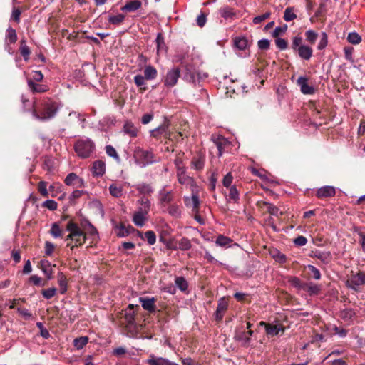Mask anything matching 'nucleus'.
Masks as SVG:
<instances>
[{"label":"nucleus","instance_id":"dca6fc26","mask_svg":"<svg viewBox=\"0 0 365 365\" xmlns=\"http://www.w3.org/2000/svg\"><path fill=\"white\" fill-rule=\"evenodd\" d=\"M66 230L69 232V234L66 237V241L73 242V237L79 235V232L77 230V223L73 220H70L66 227Z\"/></svg>","mask_w":365,"mask_h":365},{"label":"nucleus","instance_id":"603ef678","mask_svg":"<svg viewBox=\"0 0 365 365\" xmlns=\"http://www.w3.org/2000/svg\"><path fill=\"white\" fill-rule=\"evenodd\" d=\"M307 268L309 270V274L314 279L319 280L321 278V273L319 270L313 265L309 264Z\"/></svg>","mask_w":365,"mask_h":365},{"label":"nucleus","instance_id":"6ab92c4d","mask_svg":"<svg viewBox=\"0 0 365 365\" xmlns=\"http://www.w3.org/2000/svg\"><path fill=\"white\" fill-rule=\"evenodd\" d=\"M38 267L42 270L47 280L53 279V269L51 263L48 260H41L38 263Z\"/></svg>","mask_w":365,"mask_h":365},{"label":"nucleus","instance_id":"a19ab883","mask_svg":"<svg viewBox=\"0 0 365 365\" xmlns=\"http://www.w3.org/2000/svg\"><path fill=\"white\" fill-rule=\"evenodd\" d=\"M175 283L182 292H185L188 289V283L183 277H177L175 279Z\"/></svg>","mask_w":365,"mask_h":365},{"label":"nucleus","instance_id":"393cba45","mask_svg":"<svg viewBox=\"0 0 365 365\" xmlns=\"http://www.w3.org/2000/svg\"><path fill=\"white\" fill-rule=\"evenodd\" d=\"M27 83L29 88L34 93H44L48 90V88L46 85L36 83L34 82L31 78L28 79Z\"/></svg>","mask_w":365,"mask_h":365},{"label":"nucleus","instance_id":"aec40b11","mask_svg":"<svg viewBox=\"0 0 365 365\" xmlns=\"http://www.w3.org/2000/svg\"><path fill=\"white\" fill-rule=\"evenodd\" d=\"M287 280L290 286L295 288L298 291L304 290V288L307 287L305 285L306 282H304L297 277L288 276L287 277Z\"/></svg>","mask_w":365,"mask_h":365},{"label":"nucleus","instance_id":"3c124183","mask_svg":"<svg viewBox=\"0 0 365 365\" xmlns=\"http://www.w3.org/2000/svg\"><path fill=\"white\" fill-rule=\"evenodd\" d=\"M183 78L189 83H195L196 75L195 73L189 68H185V72Z\"/></svg>","mask_w":365,"mask_h":365},{"label":"nucleus","instance_id":"1a4fd4ad","mask_svg":"<svg viewBox=\"0 0 365 365\" xmlns=\"http://www.w3.org/2000/svg\"><path fill=\"white\" fill-rule=\"evenodd\" d=\"M254 331L252 329L247 331H235L234 339L235 341L240 342L243 347H248L250 344L251 336L253 335Z\"/></svg>","mask_w":365,"mask_h":365},{"label":"nucleus","instance_id":"423d86ee","mask_svg":"<svg viewBox=\"0 0 365 365\" xmlns=\"http://www.w3.org/2000/svg\"><path fill=\"white\" fill-rule=\"evenodd\" d=\"M347 286L355 291H359L361 285L365 284V273L359 272L347 280Z\"/></svg>","mask_w":365,"mask_h":365},{"label":"nucleus","instance_id":"79ce46f5","mask_svg":"<svg viewBox=\"0 0 365 365\" xmlns=\"http://www.w3.org/2000/svg\"><path fill=\"white\" fill-rule=\"evenodd\" d=\"M141 238L146 240L150 245H153L156 242V235L153 230H148L144 233V237Z\"/></svg>","mask_w":365,"mask_h":365},{"label":"nucleus","instance_id":"412c9836","mask_svg":"<svg viewBox=\"0 0 365 365\" xmlns=\"http://www.w3.org/2000/svg\"><path fill=\"white\" fill-rule=\"evenodd\" d=\"M218 150V156H222L225 148L229 145V141L222 135H219L214 140Z\"/></svg>","mask_w":365,"mask_h":365},{"label":"nucleus","instance_id":"7c9ffc66","mask_svg":"<svg viewBox=\"0 0 365 365\" xmlns=\"http://www.w3.org/2000/svg\"><path fill=\"white\" fill-rule=\"evenodd\" d=\"M133 222L138 227H143L145 222L148 221V217L143 214L135 212L133 215Z\"/></svg>","mask_w":365,"mask_h":365},{"label":"nucleus","instance_id":"5fc2aeb1","mask_svg":"<svg viewBox=\"0 0 365 365\" xmlns=\"http://www.w3.org/2000/svg\"><path fill=\"white\" fill-rule=\"evenodd\" d=\"M160 202L162 204H168L173 200V193L172 192H160Z\"/></svg>","mask_w":365,"mask_h":365},{"label":"nucleus","instance_id":"4d7b16f0","mask_svg":"<svg viewBox=\"0 0 365 365\" xmlns=\"http://www.w3.org/2000/svg\"><path fill=\"white\" fill-rule=\"evenodd\" d=\"M57 289L55 287L48 288L47 289H42L41 294L42 296L46 299H50L53 297L56 294Z\"/></svg>","mask_w":365,"mask_h":365},{"label":"nucleus","instance_id":"de8ad7c7","mask_svg":"<svg viewBox=\"0 0 365 365\" xmlns=\"http://www.w3.org/2000/svg\"><path fill=\"white\" fill-rule=\"evenodd\" d=\"M178 245H179L178 249H180L182 251L189 250L192 247L190 240L187 237H182V239H180V240L178 242Z\"/></svg>","mask_w":365,"mask_h":365},{"label":"nucleus","instance_id":"052dcab7","mask_svg":"<svg viewBox=\"0 0 365 365\" xmlns=\"http://www.w3.org/2000/svg\"><path fill=\"white\" fill-rule=\"evenodd\" d=\"M47 182L45 181H40L38 184V191L44 197H48V190H47Z\"/></svg>","mask_w":365,"mask_h":365},{"label":"nucleus","instance_id":"4c0bfd02","mask_svg":"<svg viewBox=\"0 0 365 365\" xmlns=\"http://www.w3.org/2000/svg\"><path fill=\"white\" fill-rule=\"evenodd\" d=\"M297 14L294 13V8L288 6L284 11V19L286 21H291L297 19Z\"/></svg>","mask_w":365,"mask_h":365},{"label":"nucleus","instance_id":"6e6d98bb","mask_svg":"<svg viewBox=\"0 0 365 365\" xmlns=\"http://www.w3.org/2000/svg\"><path fill=\"white\" fill-rule=\"evenodd\" d=\"M347 41L352 44L356 45L361 41V38L356 32H351L349 34Z\"/></svg>","mask_w":365,"mask_h":365},{"label":"nucleus","instance_id":"4468645a","mask_svg":"<svg viewBox=\"0 0 365 365\" xmlns=\"http://www.w3.org/2000/svg\"><path fill=\"white\" fill-rule=\"evenodd\" d=\"M336 194L335 188L332 186H324L318 189L316 196L319 199L331 197Z\"/></svg>","mask_w":365,"mask_h":365},{"label":"nucleus","instance_id":"58836bf2","mask_svg":"<svg viewBox=\"0 0 365 365\" xmlns=\"http://www.w3.org/2000/svg\"><path fill=\"white\" fill-rule=\"evenodd\" d=\"M184 136L185 135L182 132L175 131L173 128H171L166 138L168 139L169 140H175L178 142L180 140V138H181V139L182 140Z\"/></svg>","mask_w":365,"mask_h":365},{"label":"nucleus","instance_id":"6e6552de","mask_svg":"<svg viewBox=\"0 0 365 365\" xmlns=\"http://www.w3.org/2000/svg\"><path fill=\"white\" fill-rule=\"evenodd\" d=\"M145 4H148V0H143ZM143 0H127L120 10L125 13H132L141 9Z\"/></svg>","mask_w":365,"mask_h":365},{"label":"nucleus","instance_id":"b1692460","mask_svg":"<svg viewBox=\"0 0 365 365\" xmlns=\"http://www.w3.org/2000/svg\"><path fill=\"white\" fill-rule=\"evenodd\" d=\"M296 52L298 53L299 58L305 61H309L313 54L312 48L307 45L301 46Z\"/></svg>","mask_w":365,"mask_h":365},{"label":"nucleus","instance_id":"c9c22d12","mask_svg":"<svg viewBox=\"0 0 365 365\" xmlns=\"http://www.w3.org/2000/svg\"><path fill=\"white\" fill-rule=\"evenodd\" d=\"M233 240L223 235H219L215 240L217 245L220 247H230Z\"/></svg>","mask_w":365,"mask_h":365},{"label":"nucleus","instance_id":"338daca9","mask_svg":"<svg viewBox=\"0 0 365 365\" xmlns=\"http://www.w3.org/2000/svg\"><path fill=\"white\" fill-rule=\"evenodd\" d=\"M106 153L108 155L113 157L117 160H120L119 155H118L115 149L112 145H108L106 146Z\"/></svg>","mask_w":365,"mask_h":365},{"label":"nucleus","instance_id":"a18cd8bd","mask_svg":"<svg viewBox=\"0 0 365 365\" xmlns=\"http://www.w3.org/2000/svg\"><path fill=\"white\" fill-rule=\"evenodd\" d=\"M305 37L307 41L309 42L310 44L313 45L315 43L317 39L318 34L314 30L309 29L305 32Z\"/></svg>","mask_w":365,"mask_h":365},{"label":"nucleus","instance_id":"680f3d73","mask_svg":"<svg viewBox=\"0 0 365 365\" xmlns=\"http://www.w3.org/2000/svg\"><path fill=\"white\" fill-rule=\"evenodd\" d=\"M19 52L24 58V61H27L29 59L31 51L27 45H23L22 46H20Z\"/></svg>","mask_w":365,"mask_h":365},{"label":"nucleus","instance_id":"8fccbe9b","mask_svg":"<svg viewBox=\"0 0 365 365\" xmlns=\"http://www.w3.org/2000/svg\"><path fill=\"white\" fill-rule=\"evenodd\" d=\"M88 341V336H81L73 340V346L77 349H81Z\"/></svg>","mask_w":365,"mask_h":365},{"label":"nucleus","instance_id":"20e7f679","mask_svg":"<svg viewBox=\"0 0 365 365\" xmlns=\"http://www.w3.org/2000/svg\"><path fill=\"white\" fill-rule=\"evenodd\" d=\"M180 77V69L178 67H174L168 70L163 78L164 86L168 88L175 86Z\"/></svg>","mask_w":365,"mask_h":365},{"label":"nucleus","instance_id":"0eeeda50","mask_svg":"<svg viewBox=\"0 0 365 365\" xmlns=\"http://www.w3.org/2000/svg\"><path fill=\"white\" fill-rule=\"evenodd\" d=\"M205 154L202 150L197 151L190 162V168L196 171H202L205 163Z\"/></svg>","mask_w":365,"mask_h":365},{"label":"nucleus","instance_id":"49530a36","mask_svg":"<svg viewBox=\"0 0 365 365\" xmlns=\"http://www.w3.org/2000/svg\"><path fill=\"white\" fill-rule=\"evenodd\" d=\"M50 233L54 237H62L63 235V230L61 229L58 224L55 222L51 226Z\"/></svg>","mask_w":365,"mask_h":365},{"label":"nucleus","instance_id":"f257e3e1","mask_svg":"<svg viewBox=\"0 0 365 365\" xmlns=\"http://www.w3.org/2000/svg\"><path fill=\"white\" fill-rule=\"evenodd\" d=\"M31 107L34 117L41 121L53 118L58 110L57 103L48 98L38 103H34Z\"/></svg>","mask_w":365,"mask_h":365},{"label":"nucleus","instance_id":"ea45409f","mask_svg":"<svg viewBox=\"0 0 365 365\" xmlns=\"http://www.w3.org/2000/svg\"><path fill=\"white\" fill-rule=\"evenodd\" d=\"M235 46L240 50H245L248 45V41L245 37H236L234 39Z\"/></svg>","mask_w":365,"mask_h":365},{"label":"nucleus","instance_id":"72a5a7b5","mask_svg":"<svg viewBox=\"0 0 365 365\" xmlns=\"http://www.w3.org/2000/svg\"><path fill=\"white\" fill-rule=\"evenodd\" d=\"M125 19V15L118 14L117 15H109L108 21V23L114 26H119L122 24Z\"/></svg>","mask_w":365,"mask_h":365},{"label":"nucleus","instance_id":"e2e57ef3","mask_svg":"<svg viewBox=\"0 0 365 365\" xmlns=\"http://www.w3.org/2000/svg\"><path fill=\"white\" fill-rule=\"evenodd\" d=\"M266 334L268 336H274L279 334V328L278 325H274L272 324H269L266 329Z\"/></svg>","mask_w":365,"mask_h":365},{"label":"nucleus","instance_id":"5701e85b","mask_svg":"<svg viewBox=\"0 0 365 365\" xmlns=\"http://www.w3.org/2000/svg\"><path fill=\"white\" fill-rule=\"evenodd\" d=\"M93 175L96 177L102 176L106 171V164L102 160H96L93 163Z\"/></svg>","mask_w":365,"mask_h":365},{"label":"nucleus","instance_id":"f704fd0d","mask_svg":"<svg viewBox=\"0 0 365 365\" xmlns=\"http://www.w3.org/2000/svg\"><path fill=\"white\" fill-rule=\"evenodd\" d=\"M123 131L130 137H136L138 133V128L129 121H127L123 125Z\"/></svg>","mask_w":365,"mask_h":365},{"label":"nucleus","instance_id":"473e14b6","mask_svg":"<svg viewBox=\"0 0 365 365\" xmlns=\"http://www.w3.org/2000/svg\"><path fill=\"white\" fill-rule=\"evenodd\" d=\"M177 175L179 183L182 185L188 184L192 181V178L185 174V169L184 168H178Z\"/></svg>","mask_w":365,"mask_h":365},{"label":"nucleus","instance_id":"a211bd4d","mask_svg":"<svg viewBox=\"0 0 365 365\" xmlns=\"http://www.w3.org/2000/svg\"><path fill=\"white\" fill-rule=\"evenodd\" d=\"M171 122L170 120L165 117L163 123L158 128L153 129V133H158L160 135H163L165 138L167 137L169 131L170 130Z\"/></svg>","mask_w":365,"mask_h":365},{"label":"nucleus","instance_id":"37998d69","mask_svg":"<svg viewBox=\"0 0 365 365\" xmlns=\"http://www.w3.org/2000/svg\"><path fill=\"white\" fill-rule=\"evenodd\" d=\"M6 40L11 44L16 43L17 41V35L15 29L11 27L7 29Z\"/></svg>","mask_w":365,"mask_h":365},{"label":"nucleus","instance_id":"2f4dec72","mask_svg":"<svg viewBox=\"0 0 365 365\" xmlns=\"http://www.w3.org/2000/svg\"><path fill=\"white\" fill-rule=\"evenodd\" d=\"M144 77L147 79V81L153 80L157 77L158 71L155 67L151 65H148L145 67L144 71Z\"/></svg>","mask_w":365,"mask_h":365},{"label":"nucleus","instance_id":"f8f14e48","mask_svg":"<svg viewBox=\"0 0 365 365\" xmlns=\"http://www.w3.org/2000/svg\"><path fill=\"white\" fill-rule=\"evenodd\" d=\"M228 308V302L225 297L219 299L216 311L215 312V320L218 322H222L225 313Z\"/></svg>","mask_w":365,"mask_h":365},{"label":"nucleus","instance_id":"7ed1b4c3","mask_svg":"<svg viewBox=\"0 0 365 365\" xmlns=\"http://www.w3.org/2000/svg\"><path fill=\"white\" fill-rule=\"evenodd\" d=\"M95 145L93 142L89 139L78 140L75 145L74 149L78 156L82 158H88L93 152Z\"/></svg>","mask_w":365,"mask_h":365},{"label":"nucleus","instance_id":"ddd939ff","mask_svg":"<svg viewBox=\"0 0 365 365\" xmlns=\"http://www.w3.org/2000/svg\"><path fill=\"white\" fill-rule=\"evenodd\" d=\"M185 205L188 207H192V211L193 213H198L200 210V199L197 194H192L191 197H184Z\"/></svg>","mask_w":365,"mask_h":365},{"label":"nucleus","instance_id":"c03bdc74","mask_svg":"<svg viewBox=\"0 0 365 365\" xmlns=\"http://www.w3.org/2000/svg\"><path fill=\"white\" fill-rule=\"evenodd\" d=\"M110 194L115 197H120L123 195V188L115 184H111L109 186Z\"/></svg>","mask_w":365,"mask_h":365},{"label":"nucleus","instance_id":"c756f323","mask_svg":"<svg viewBox=\"0 0 365 365\" xmlns=\"http://www.w3.org/2000/svg\"><path fill=\"white\" fill-rule=\"evenodd\" d=\"M157 45V53L158 54H163L166 53V45L165 43L164 37L162 33H158L155 40Z\"/></svg>","mask_w":365,"mask_h":365},{"label":"nucleus","instance_id":"69168bd1","mask_svg":"<svg viewBox=\"0 0 365 365\" xmlns=\"http://www.w3.org/2000/svg\"><path fill=\"white\" fill-rule=\"evenodd\" d=\"M266 212H267L270 215H274V216H278L279 213L281 215H282V212H279V208L272 203H269V205H267Z\"/></svg>","mask_w":365,"mask_h":365},{"label":"nucleus","instance_id":"9d476101","mask_svg":"<svg viewBox=\"0 0 365 365\" xmlns=\"http://www.w3.org/2000/svg\"><path fill=\"white\" fill-rule=\"evenodd\" d=\"M77 230L80 232L79 235L73 237V242H68L67 247H69L71 250H73L75 247H81L87 239L86 234L77 224Z\"/></svg>","mask_w":365,"mask_h":365},{"label":"nucleus","instance_id":"f03ea898","mask_svg":"<svg viewBox=\"0 0 365 365\" xmlns=\"http://www.w3.org/2000/svg\"><path fill=\"white\" fill-rule=\"evenodd\" d=\"M139 310L140 307L138 305L130 304L121 312V324L132 335L137 332L139 328V325L136 322V314Z\"/></svg>","mask_w":365,"mask_h":365},{"label":"nucleus","instance_id":"c85d7f7f","mask_svg":"<svg viewBox=\"0 0 365 365\" xmlns=\"http://www.w3.org/2000/svg\"><path fill=\"white\" fill-rule=\"evenodd\" d=\"M222 17L225 19H234L236 17V14L234 9L228 6H224L219 10Z\"/></svg>","mask_w":365,"mask_h":365},{"label":"nucleus","instance_id":"4be33fe9","mask_svg":"<svg viewBox=\"0 0 365 365\" xmlns=\"http://www.w3.org/2000/svg\"><path fill=\"white\" fill-rule=\"evenodd\" d=\"M312 258H317L322 262L327 264L331 259V253L329 252H321L319 250L312 251L309 254Z\"/></svg>","mask_w":365,"mask_h":365},{"label":"nucleus","instance_id":"13d9d810","mask_svg":"<svg viewBox=\"0 0 365 365\" xmlns=\"http://www.w3.org/2000/svg\"><path fill=\"white\" fill-rule=\"evenodd\" d=\"M271 14H272L271 11H268L265 12L264 14H262V15H259L257 16H255L252 19V23L254 24H259L262 21L268 19L270 17Z\"/></svg>","mask_w":365,"mask_h":365},{"label":"nucleus","instance_id":"39448f33","mask_svg":"<svg viewBox=\"0 0 365 365\" xmlns=\"http://www.w3.org/2000/svg\"><path fill=\"white\" fill-rule=\"evenodd\" d=\"M135 158L142 166H146L155 162V157L152 152L143 150L140 148L135 150Z\"/></svg>","mask_w":365,"mask_h":365},{"label":"nucleus","instance_id":"9b49d317","mask_svg":"<svg viewBox=\"0 0 365 365\" xmlns=\"http://www.w3.org/2000/svg\"><path fill=\"white\" fill-rule=\"evenodd\" d=\"M139 302L142 305V307L148 311L149 313L153 314L157 311V307L155 303L157 302V299L155 297H140Z\"/></svg>","mask_w":365,"mask_h":365},{"label":"nucleus","instance_id":"bf43d9fd","mask_svg":"<svg viewBox=\"0 0 365 365\" xmlns=\"http://www.w3.org/2000/svg\"><path fill=\"white\" fill-rule=\"evenodd\" d=\"M305 285L307 287H304L303 291L309 292V294H317L320 292V287L318 285L308 283H305Z\"/></svg>","mask_w":365,"mask_h":365},{"label":"nucleus","instance_id":"2eb2a0df","mask_svg":"<svg viewBox=\"0 0 365 365\" xmlns=\"http://www.w3.org/2000/svg\"><path fill=\"white\" fill-rule=\"evenodd\" d=\"M297 84L300 87L301 92L304 94H313L314 93V87L307 83L306 77L300 76L297 81Z\"/></svg>","mask_w":365,"mask_h":365},{"label":"nucleus","instance_id":"e433bc0d","mask_svg":"<svg viewBox=\"0 0 365 365\" xmlns=\"http://www.w3.org/2000/svg\"><path fill=\"white\" fill-rule=\"evenodd\" d=\"M148 364L149 365H170L171 361L164 358L151 356V358L148 360Z\"/></svg>","mask_w":365,"mask_h":365},{"label":"nucleus","instance_id":"774afa93","mask_svg":"<svg viewBox=\"0 0 365 365\" xmlns=\"http://www.w3.org/2000/svg\"><path fill=\"white\" fill-rule=\"evenodd\" d=\"M229 197L235 202H237L239 200V192L235 185L230 187Z\"/></svg>","mask_w":365,"mask_h":365},{"label":"nucleus","instance_id":"cd10ccee","mask_svg":"<svg viewBox=\"0 0 365 365\" xmlns=\"http://www.w3.org/2000/svg\"><path fill=\"white\" fill-rule=\"evenodd\" d=\"M58 284L60 287V293L64 294L68 290V279L63 272L58 273Z\"/></svg>","mask_w":365,"mask_h":365},{"label":"nucleus","instance_id":"f3484780","mask_svg":"<svg viewBox=\"0 0 365 365\" xmlns=\"http://www.w3.org/2000/svg\"><path fill=\"white\" fill-rule=\"evenodd\" d=\"M138 205H139V206L136 212L148 216L150 210V200L145 197H142L138 200Z\"/></svg>","mask_w":365,"mask_h":365},{"label":"nucleus","instance_id":"0e129e2a","mask_svg":"<svg viewBox=\"0 0 365 365\" xmlns=\"http://www.w3.org/2000/svg\"><path fill=\"white\" fill-rule=\"evenodd\" d=\"M36 327L40 329V334L44 339H48L51 335L48 330L44 327L42 322H38L36 323Z\"/></svg>","mask_w":365,"mask_h":365},{"label":"nucleus","instance_id":"09e8293b","mask_svg":"<svg viewBox=\"0 0 365 365\" xmlns=\"http://www.w3.org/2000/svg\"><path fill=\"white\" fill-rule=\"evenodd\" d=\"M116 235L119 237L128 236V232L126 230V225L123 222H120L115 227Z\"/></svg>","mask_w":365,"mask_h":365},{"label":"nucleus","instance_id":"864d4df0","mask_svg":"<svg viewBox=\"0 0 365 365\" xmlns=\"http://www.w3.org/2000/svg\"><path fill=\"white\" fill-rule=\"evenodd\" d=\"M302 38L299 36L293 37L291 48L294 52L297 51L301 46H304L302 44Z\"/></svg>","mask_w":365,"mask_h":365},{"label":"nucleus","instance_id":"bb28decb","mask_svg":"<svg viewBox=\"0 0 365 365\" xmlns=\"http://www.w3.org/2000/svg\"><path fill=\"white\" fill-rule=\"evenodd\" d=\"M133 81L136 86L139 88L140 93H143L148 89L145 83L147 79L143 76L138 74L134 77Z\"/></svg>","mask_w":365,"mask_h":365},{"label":"nucleus","instance_id":"a878e982","mask_svg":"<svg viewBox=\"0 0 365 365\" xmlns=\"http://www.w3.org/2000/svg\"><path fill=\"white\" fill-rule=\"evenodd\" d=\"M269 254L274 261L280 264H285L287 261V256L277 249L271 250Z\"/></svg>","mask_w":365,"mask_h":365}]
</instances>
